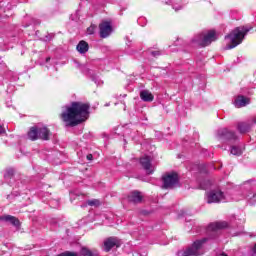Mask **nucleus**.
Segmentation results:
<instances>
[{"label": "nucleus", "mask_w": 256, "mask_h": 256, "mask_svg": "<svg viewBox=\"0 0 256 256\" xmlns=\"http://www.w3.org/2000/svg\"><path fill=\"white\" fill-rule=\"evenodd\" d=\"M229 224L226 221L213 222L208 225L206 228V233L209 237H204L201 239L195 240L191 246L185 249L182 253L183 256H203L205 255V245L209 239H215L217 237V231L221 229H227Z\"/></svg>", "instance_id": "1"}, {"label": "nucleus", "mask_w": 256, "mask_h": 256, "mask_svg": "<svg viewBox=\"0 0 256 256\" xmlns=\"http://www.w3.org/2000/svg\"><path fill=\"white\" fill-rule=\"evenodd\" d=\"M90 107L88 103L72 102L71 106H68L66 111L61 114L62 121L66 123L67 127H75L89 119Z\"/></svg>", "instance_id": "2"}, {"label": "nucleus", "mask_w": 256, "mask_h": 256, "mask_svg": "<svg viewBox=\"0 0 256 256\" xmlns=\"http://www.w3.org/2000/svg\"><path fill=\"white\" fill-rule=\"evenodd\" d=\"M253 27H247V26H239L236 27L230 34L225 36V40L228 42V44L225 46V50L229 51V49H235L238 45H241L243 43V39H245V36L249 31H251Z\"/></svg>", "instance_id": "3"}, {"label": "nucleus", "mask_w": 256, "mask_h": 256, "mask_svg": "<svg viewBox=\"0 0 256 256\" xmlns=\"http://www.w3.org/2000/svg\"><path fill=\"white\" fill-rule=\"evenodd\" d=\"M253 27H247V26H239L236 27L230 34L225 36V40L228 42V44L225 46V50L229 51V49H235L238 45H241L243 43V39H245V36L249 31H251Z\"/></svg>", "instance_id": "4"}, {"label": "nucleus", "mask_w": 256, "mask_h": 256, "mask_svg": "<svg viewBox=\"0 0 256 256\" xmlns=\"http://www.w3.org/2000/svg\"><path fill=\"white\" fill-rule=\"evenodd\" d=\"M219 36L215 30H210L205 34H197L191 40L192 47H207L214 41H217Z\"/></svg>", "instance_id": "5"}, {"label": "nucleus", "mask_w": 256, "mask_h": 256, "mask_svg": "<svg viewBox=\"0 0 256 256\" xmlns=\"http://www.w3.org/2000/svg\"><path fill=\"white\" fill-rule=\"evenodd\" d=\"M256 181L248 180L243 183L241 189L243 191L242 197L240 199H246L249 205H256Z\"/></svg>", "instance_id": "6"}, {"label": "nucleus", "mask_w": 256, "mask_h": 256, "mask_svg": "<svg viewBox=\"0 0 256 256\" xmlns=\"http://www.w3.org/2000/svg\"><path fill=\"white\" fill-rule=\"evenodd\" d=\"M207 203H227V201H231V197L229 195L224 194L223 191L216 189L206 194Z\"/></svg>", "instance_id": "7"}, {"label": "nucleus", "mask_w": 256, "mask_h": 256, "mask_svg": "<svg viewBox=\"0 0 256 256\" xmlns=\"http://www.w3.org/2000/svg\"><path fill=\"white\" fill-rule=\"evenodd\" d=\"M164 189H173L179 183V176L177 173H169L162 178Z\"/></svg>", "instance_id": "8"}, {"label": "nucleus", "mask_w": 256, "mask_h": 256, "mask_svg": "<svg viewBox=\"0 0 256 256\" xmlns=\"http://www.w3.org/2000/svg\"><path fill=\"white\" fill-rule=\"evenodd\" d=\"M122 242L119 238L117 237H109L104 240L103 243V249L106 251V253H109L111 249H119L121 247Z\"/></svg>", "instance_id": "9"}, {"label": "nucleus", "mask_w": 256, "mask_h": 256, "mask_svg": "<svg viewBox=\"0 0 256 256\" xmlns=\"http://www.w3.org/2000/svg\"><path fill=\"white\" fill-rule=\"evenodd\" d=\"M151 161H153L151 156L145 155L140 158V165L144 171H146L147 175H153V173H155V168L153 164H151Z\"/></svg>", "instance_id": "10"}, {"label": "nucleus", "mask_w": 256, "mask_h": 256, "mask_svg": "<svg viewBox=\"0 0 256 256\" xmlns=\"http://www.w3.org/2000/svg\"><path fill=\"white\" fill-rule=\"evenodd\" d=\"M99 31L101 39H107V37L113 33V26H111V22L104 21L100 23Z\"/></svg>", "instance_id": "11"}, {"label": "nucleus", "mask_w": 256, "mask_h": 256, "mask_svg": "<svg viewBox=\"0 0 256 256\" xmlns=\"http://www.w3.org/2000/svg\"><path fill=\"white\" fill-rule=\"evenodd\" d=\"M218 137H220L221 139H237V134H235V132L233 131H229L226 128L220 129L217 132Z\"/></svg>", "instance_id": "12"}, {"label": "nucleus", "mask_w": 256, "mask_h": 256, "mask_svg": "<svg viewBox=\"0 0 256 256\" xmlns=\"http://www.w3.org/2000/svg\"><path fill=\"white\" fill-rule=\"evenodd\" d=\"M249 103H251V100H249V98L242 96V95L238 96L234 100V106L237 109H241V107H246V105H249Z\"/></svg>", "instance_id": "13"}, {"label": "nucleus", "mask_w": 256, "mask_h": 256, "mask_svg": "<svg viewBox=\"0 0 256 256\" xmlns=\"http://www.w3.org/2000/svg\"><path fill=\"white\" fill-rule=\"evenodd\" d=\"M251 127H253V124H251V121L248 120L246 122H238L237 123V129L239 133L244 134V133H249L251 131Z\"/></svg>", "instance_id": "14"}, {"label": "nucleus", "mask_w": 256, "mask_h": 256, "mask_svg": "<svg viewBox=\"0 0 256 256\" xmlns=\"http://www.w3.org/2000/svg\"><path fill=\"white\" fill-rule=\"evenodd\" d=\"M1 221H5L6 223H11L14 227H19V219L15 218V216L5 215L0 217Z\"/></svg>", "instance_id": "15"}, {"label": "nucleus", "mask_w": 256, "mask_h": 256, "mask_svg": "<svg viewBox=\"0 0 256 256\" xmlns=\"http://www.w3.org/2000/svg\"><path fill=\"white\" fill-rule=\"evenodd\" d=\"M4 179L8 185H13L15 181V171L13 169H9L4 174Z\"/></svg>", "instance_id": "16"}, {"label": "nucleus", "mask_w": 256, "mask_h": 256, "mask_svg": "<svg viewBox=\"0 0 256 256\" xmlns=\"http://www.w3.org/2000/svg\"><path fill=\"white\" fill-rule=\"evenodd\" d=\"M76 49L78 53H81V55H85V53L89 51V43L85 42V40H81L76 46Z\"/></svg>", "instance_id": "17"}, {"label": "nucleus", "mask_w": 256, "mask_h": 256, "mask_svg": "<svg viewBox=\"0 0 256 256\" xmlns=\"http://www.w3.org/2000/svg\"><path fill=\"white\" fill-rule=\"evenodd\" d=\"M128 201H130V203H141V201H143V196L140 192H132L128 196Z\"/></svg>", "instance_id": "18"}, {"label": "nucleus", "mask_w": 256, "mask_h": 256, "mask_svg": "<svg viewBox=\"0 0 256 256\" xmlns=\"http://www.w3.org/2000/svg\"><path fill=\"white\" fill-rule=\"evenodd\" d=\"M140 98L146 103H151V101L154 99V96L149 90H143L140 92Z\"/></svg>", "instance_id": "19"}, {"label": "nucleus", "mask_w": 256, "mask_h": 256, "mask_svg": "<svg viewBox=\"0 0 256 256\" xmlns=\"http://www.w3.org/2000/svg\"><path fill=\"white\" fill-rule=\"evenodd\" d=\"M39 139H43L44 141H48L49 139V129L47 127L38 128Z\"/></svg>", "instance_id": "20"}, {"label": "nucleus", "mask_w": 256, "mask_h": 256, "mask_svg": "<svg viewBox=\"0 0 256 256\" xmlns=\"http://www.w3.org/2000/svg\"><path fill=\"white\" fill-rule=\"evenodd\" d=\"M28 137L31 141H37L39 139V128L32 127L28 132Z\"/></svg>", "instance_id": "21"}, {"label": "nucleus", "mask_w": 256, "mask_h": 256, "mask_svg": "<svg viewBox=\"0 0 256 256\" xmlns=\"http://www.w3.org/2000/svg\"><path fill=\"white\" fill-rule=\"evenodd\" d=\"M80 253L83 256H99V252H97V250H90L87 247H83Z\"/></svg>", "instance_id": "22"}, {"label": "nucleus", "mask_w": 256, "mask_h": 256, "mask_svg": "<svg viewBox=\"0 0 256 256\" xmlns=\"http://www.w3.org/2000/svg\"><path fill=\"white\" fill-rule=\"evenodd\" d=\"M243 147L241 146H232L230 149V153L231 155H236L237 157H239V155H243Z\"/></svg>", "instance_id": "23"}, {"label": "nucleus", "mask_w": 256, "mask_h": 256, "mask_svg": "<svg viewBox=\"0 0 256 256\" xmlns=\"http://www.w3.org/2000/svg\"><path fill=\"white\" fill-rule=\"evenodd\" d=\"M95 31H97V25H95V24H92L91 26H89L87 28L88 35H93L95 33Z\"/></svg>", "instance_id": "24"}, {"label": "nucleus", "mask_w": 256, "mask_h": 256, "mask_svg": "<svg viewBox=\"0 0 256 256\" xmlns=\"http://www.w3.org/2000/svg\"><path fill=\"white\" fill-rule=\"evenodd\" d=\"M87 203L90 207H99L101 205V202L97 199L89 200Z\"/></svg>", "instance_id": "25"}, {"label": "nucleus", "mask_w": 256, "mask_h": 256, "mask_svg": "<svg viewBox=\"0 0 256 256\" xmlns=\"http://www.w3.org/2000/svg\"><path fill=\"white\" fill-rule=\"evenodd\" d=\"M91 78H92V81H94V83L96 85H103V82H102V80L99 79V76L92 75Z\"/></svg>", "instance_id": "26"}, {"label": "nucleus", "mask_w": 256, "mask_h": 256, "mask_svg": "<svg viewBox=\"0 0 256 256\" xmlns=\"http://www.w3.org/2000/svg\"><path fill=\"white\" fill-rule=\"evenodd\" d=\"M174 11H181L183 9V4H172Z\"/></svg>", "instance_id": "27"}, {"label": "nucleus", "mask_w": 256, "mask_h": 256, "mask_svg": "<svg viewBox=\"0 0 256 256\" xmlns=\"http://www.w3.org/2000/svg\"><path fill=\"white\" fill-rule=\"evenodd\" d=\"M163 53L159 50H154V51H150V55H152V57H159V55H162Z\"/></svg>", "instance_id": "28"}, {"label": "nucleus", "mask_w": 256, "mask_h": 256, "mask_svg": "<svg viewBox=\"0 0 256 256\" xmlns=\"http://www.w3.org/2000/svg\"><path fill=\"white\" fill-rule=\"evenodd\" d=\"M58 256H77V253L74 252H64L59 254Z\"/></svg>", "instance_id": "29"}, {"label": "nucleus", "mask_w": 256, "mask_h": 256, "mask_svg": "<svg viewBox=\"0 0 256 256\" xmlns=\"http://www.w3.org/2000/svg\"><path fill=\"white\" fill-rule=\"evenodd\" d=\"M249 121L252 125H256V116L251 117Z\"/></svg>", "instance_id": "30"}, {"label": "nucleus", "mask_w": 256, "mask_h": 256, "mask_svg": "<svg viewBox=\"0 0 256 256\" xmlns=\"http://www.w3.org/2000/svg\"><path fill=\"white\" fill-rule=\"evenodd\" d=\"M5 133H6L5 127H3V126L0 124V135H5Z\"/></svg>", "instance_id": "31"}, {"label": "nucleus", "mask_w": 256, "mask_h": 256, "mask_svg": "<svg viewBox=\"0 0 256 256\" xmlns=\"http://www.w3.org/2000/svg\"><path fill=\"white\" fill-rule=\"evenodd\" d=\"M251 256H256V244L252 248V255Z\"/></svg>", "instance_id": "32"}, {"label": "nucleus", "mask_w": 256, "mask_h": 256, "mask_svg": "<svg viewBox=\"0 0 256 256\" xmlns=\"http://www.w3.org/2000/svg\"><path fill=\"white\" fill-rule=\"evenodd\" d=\"M88 161H93V155L92 154H88L87 156Z\"/></svg>", "instance_id": "33"}, {"label": "nucleus", "mask_w": 256, "mask_h": 256, "mask_svg": "<svg viewBox=\"0 0 256 256\" xmlns=\"http://www.w3.org/2000/svg\"><path fill=\"white\" fill-rule=\"evenodd\" d=\"M138 25H140V27H145V25H147V22H138Z\"/></svg>", "instance_id": "34"}, {"label": "nucleus", "mask_w": 256, "mask_h": 256, "mask_svg": "<svg viewBox=\"0 0 256 256\" xmlns=\"http://www.w3.org/2000/svg\"><path fill=\"white\" fill-rule=\"evenodd\" d=\"M49 61H51V58L50 57L46 58V63H49Z\"/></svg>", "instance_id": "35"}, {"label": "nucleus", "mask_w": 256, "mask_h": 256, "mask_svg": "<svg viewBox=\"0 0 256 256\" xmlns=\"http://www.w3.org/2000/svg\"><path fill=\"white\" fill-rule=\"evenodd\" d=\"M221 256H228L226 253H222Z\"/></svg>", "instance_id": "36"}, {"label": "nucleus", "mask_w": 256, "mask_h": 256, "mask_svg": "<svg viewBox=\"0 0 256 256\" xmlns=\"http://www.w3.org/2000/svg\"><path fill=\"white\" fill-rule=\"evenodd\" d=\"M202 189H207V187H205V186H202Z\"/></svg>", "instance_id": "37"}]
</instances>
